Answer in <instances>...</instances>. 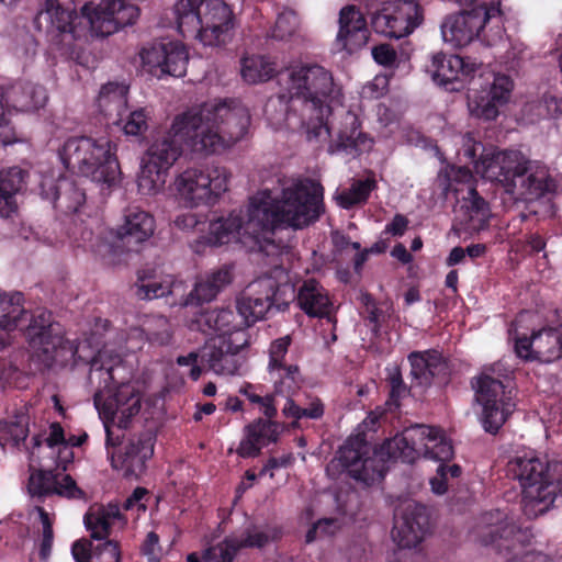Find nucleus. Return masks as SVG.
I'll return each mask as SVG.
<instances>
[{
    "label": "nucleus",
    "mask_w": 562,
    "mask_h": 562,
    "mask_svg": "<svg viewBox=\"0 0 562 562\" xmlns=\"http://www.w3.org/2000/svg\"><path fill=\"white\" fill-rule=\"evenodd\" d=\"M475 398L482 406V424L486 431L496 432L514 409L510 397L505 396V386L501 380L484 370L473 384Z\"/></svg>",
    "instance_id": "15"
},
{
    "label": "nucleus",
    "mask_w": 562,
    "mask_h": 562,
    "mask_svg": "<svg viewBox=\"0 0 562 562\" xmlns=\"http://www.w3.org/2000/svg\"><path fill=\"white\" fill-rule=\"evenodd\" d=\"M427 529L428 515L425 506L408 498L396 506L392 539L400 548L416 547L424 539Z\"/></svg>",
    "instance_id": "22"
},
{
    "label": "nucleus",
    "mask_w": 562,
    "mask_h": 562,
    "mask_svg": "<svg viewBox=\"0 0 562 562\" xmlns=\"http://www.w3.org/2000/svg\"><path fill=\"white\" fill-rule=\"evenodd\" d=\"M3 95L5 111L12 108L21 112L37 111L45 106L48 95L43 86L31 81L18 82L5 91H0Z\"/></svg>",
    "instance_id": "26"
},
{
    "label": "nucleus",
    "mask_w": 562,
    "mask_h": 562,
    "mask_svg": "<svg viewBox=\"0 0 562 562\" xmlns=\"http://www.w3.org/2000/svg\"><path fill=\"white\" fill-rule=\"evenodd\" d=\"M551 182L546 165L521 155L519 166L504 179V192L514 201L527 204L528 213L520 214L522 221L530 215L547 218L554 214V204L548 195Z\"/></svg>",
    "instance_id": "9"
},
{
    "label": "nucleus",
    "mask_w": 562,
    "mask_h": 562,
    "mask_svg": "<svg viewBox=\"0 0 562 562\" xmlns=\"http://www.w3.org/2000/svg\"><path fill=\"white\" fill-rule=\"evenodd\" d=\"M58 188L60 190L57 201L59 200L68 211L77 212L86 201L85 192L68 178L60 180Z\"/></svg>",
    "instance_id": "52"
},
{
    "label": "nucleus",
    "mask_w": 562,
    "mask_h": 562,
    "mask_svg": "<svg viewBox=\"0 0 562 562\" xmlns=\"http://www.w3.org/2000/svg\"><path fill=\"white\" fill-rule=\"evenodd\" d=\"M177 31L204 46L225 43L233 29V13L223 0H177L172 8Z\"/></svg>",
    "instance_id": "6"
},
{
    "label": "nucleus",
    "mask_w": 562,
    "mask_h": 562,
    "mask_svg": "<svg viewBox=\"0 0 562 562\" xmlns=\"http://www.w3.org/2000/svg\"><path fill=\"white\" fill-rule=\"evenodd\" d=\"M462 155L474 166V171L483 179L497 182L504 189V179L509 178L513 169L519 166L521 153L517 150H485L482 143L471 133L460 135Z\"/></svg>",
    "instance_id": "13"
},
{
    "label": "nucleus",
    "mask_w": 562,
    "mask_h": 562,
    "mask_svg": "<svg viewBox=\"0 0 562 562\" xmlns=\"http://www.w3.org/2000/svg\"><path fill=\"white\" fill-rule=\"evenodd\" d=\"M231 178L225 167L192 166L175 177L171 190L176 200L186 207L214 205L228 190Z\"/></svg>",
    "instance_id": "10"
},
{
    "label": "nucleus",
    "mask_w": 562,
    "mask_h": 562,
    "mask_svg": "<svg viewBox=\"0 0 562 562\" xmlns=\"http://www.w3.org/2000/svg\"><path fill=\"white\" fill-rule=\"evenodd\" d=\"M347 124L350 125V131H340L337 140L333 142L328 151L330 154L346 151L351 155L359 154L371 147L372 140L359 131L357 117L351 114L346 116Z\"/></svg>",
    "instance_id": "37"
},
{
    "label": "nucleus",
    "mask_w": 562,
    "mask_h": 562,
    "mask_svg": "<svg viewBox=\"0 0 562 562\" xmlns=\"http://www.w3.org/2000/svg\"><path fill=\"white\" fill-rule=\"evenodd\" d=\"M40 193L43 199L50 202H56L59 196V182L66 177H63L59 170L50 167H45L40 170Z\"/></svg>",
    "instance_id": "54"
},
{
    "label": "nucleus",
    "mask_w": 562,
    "mask_h": 562,
    "mask_svg": "<svg viewBox=\"0 0 562 562\" xmlns=\"http://www.w3.org/2000/svg\"><path fill=\"white\" fill-rule=\"evenodd\" d=\"M27 416L24 414L16 415L14 420L5 422L0 426V441L12 442L13 446H19L23 442L29 434Z\"/></svg>",
    "instance_id": "50"
},
{
    "label": "nucleus",
    "mask_w": 562,
    "mask_h": 562,
    "mask_svg": "<svg viewBox=\"0 0 562 562\" xmlns=\"http://www.w3.org/2000/svg\"><path fill=\"white\" fill-rule=\"evenodd\" d=\"M207 330L216 333V337H223L231 340L237 330H247V326L243 318L235 315L229 308L213 310L206 312L201 321Z\"/></svg>",
    "instance_id": "36"
},
{
    "label": "nucleus",
    "mask_w": 562,
    "mask_h": 562,
    "mask_svg": "<svg viewBox=\"0 0 562 562\" xmlns=\"http://www.w3.org/2000/svg\"><path fill=\"white\" fill-rule=\"evenodd\" d=\"M147 342L146 330H144V318L140 322V326H134L128 328L124 336V344L126 351H136L143 348Z\"/></svg>",
    "instance_id": "62"
},
{
    "label": "nucleus",
    "mask_w": 562,
    "mask_h": 562,
    "mask_svg": "<svg viewBox=\"0 0 562 562\" xmlns=\"http://www.w3.org/2000/svg\"><path fill=\"white\" fill-rule=\"evenodd\" d=\"M29 491L33 496L59 495L67 498H81L83 492L70 475H57L52 471H37L30 475Z\"/></svg>",
    "instance_id": "27"
},
{
    "label": "nucleus",
    "mask_w": 562,
    "mask_h": 562,
    "mask_svg": "<svg viewBox=\"0 0 562 562\" xmlns=\"http://www.w3.org/2000/svg\"><path fill=\"white\" fill-rule=\"evenodd\" d=\"M249 345L247 330H237L233 339L212 338L201 349V361L216 375L232 376L239 373L243 364L240 351Z\"/></svg>",
    "instance_id": "19"
},
{
    "label": "nucleus",
    "mask_w": 562,
    "mask_h": 562,
    "mask_svg": "<svg viewBox=\"0 0 562 562\" xmlns=\"http://www.w3.org/2000/svg\"><path fill=\"white\" fill-rule=\"evenodd\" d=\"M389 78L378 75L362 88V95L368 99H379L387 91Z\"/></svg>",
    "instance_id": "63"
},
{
    "label": "nucleus",
    "mask_w": 562,
    "mask_h": 562,
    "mask_svg": "<svg viewBox=\"0 0 562 562\" xmlns=\"http://www.w3.org/2000/svg\"><path fill=\"white\" fill-rule=\"evenodd\" d=\"M183 147L202 154L173 131V122L167 133L153 139L142 159L137 182L140 193L154 195L164 188L167 172L182 155Z\"/></svg>",
    "instance_id": "11"
},
{
    "label": "nucleus",
    "mask_w": 562,
    "mask_h": 562,
    "mask_svg": "<svg viewBox=\"0 0 562 562\" xmlns=\"http://www.w3.org/2000/svg\"><path fill=\"white\" fill-rule=\"evenodd\" d=\"M75 19H77V14L72 8L61 5L58 0H45L44 7L35 16V24L38 30L47 33L58 32L75 35Z\"/></svg>",
    "instance_id": "32"
},
{
    "label": "nucleus",
    "mask_w": 562,
    "mask_h": 562,
    "mask_svg": "<svg viewBox=\"0 0 562 562\" xmlns=\"http://www.w3.org/2000/svg\"><path fill=\"white\" fill-rule=\"evenodd\" d=\"M144 330L150 346L167 347L173 341V327L170 321L162 315L144 316Z\"/></svg>",
    "instance_id": "43"
},
{
    "label": "nucleus",
    "mask_w": 562,
    "mask_h": 562,
    "mask_svg": "<svg viewBox=\"0 0 562 562\" xmlns=\"http://www.w3.org/2000/svg\"><path fill=\"white\" fill-rule=\"evenodd\" d=\"M142 68L157 77H183L187 72L189 54L179 41H159L144 45L139 53Z\"/></svg>",
    "instance_id": "16"
},
{
    "label": "nucleus",
    "mask_w": 562,
    "mask_h": 562,
    "mask_svg": "<svg viewBox=\"0 0 562 562\" xmlns=\"http://www.w3.org/2000/svg\"><path fill=\"white\" fill-rule=\"evenodd\" d=\"M47 447L52 453L57 451L56 465L66 470V467L74 458L72 449L65 442L64 430L59 424L50 425L49 435L46 438Z\"/></svg>",
    "instance_id": "48"
},
{
    "label": "nucleus",
    "mask_w": 562,
    "mask_h": 562,
    "mask_svg": "<svg viewBox=\"0 0 562 562\" xmlns=\"http://www.w3.org/2000/svg\"><path fill=\"white\" fill-rule=\"evenodd\" d=\"M127 87L123 83L109 82L102 86L97 103L105 116L122 115L127 106Z\"/></svg>",
    "instance_id": "40"
},
{
    "label": "nucleus",
    "mask_w": 562,
    "mask_h": 562,
    "mask_svg": "<svg viewBox=\"0 0 562 562\" xmlns=\"http://www.w3.org/2000/svg\"><path fill=\"white\" fill-rule=\"evenodd\" d=\"M391 457L412 463L416 459H426L445 463L453 457L451 441L443 431L426 425H414L402 434L387 440L384 447Z\"/></svg>",
    "instance_id": "12"
},
{
    "label": "nucleus",
    "mask_w": 562,
    "mask_h": 562,
    "mask_svg": "<svg viewBox=\"0 0 562 562\" xmlns=\"http://www.w3.org/2000/svg\"><path fill=\"white\" fill-rule=\"evenodd\" d=\"M114 124L120 126L124 134L130 136H138L144 134L148 128V113L145 109H136L133 111H122V115H116Z\"/></svg>",
    "instance_id": "47"
},
{
    "label": "nucleus",
    "mask_w": 562,
    "mask_h": 562,
    "mask_svg": "<svg viewBox=\"0 0 562 562\" xmlns=\"http://www.w3.org/2000/svg\"><path fill=\"white\" fill-rule=\"evenodd\" d=\"M375 181L367 178L364 180H357L352 183L350 189L344 190L336 195L338 204L344 209H350L356 204L367 201L370 192L374 189Z\"/></svg>",
    "instance_id": "49"
},
{
    "label": "nucleus",
    "mask_w": 562,
    "mask_h": 562,
    "mask_svg": "<svg viewBox=\"0 0 562 562\" xmlns=\"http://www.w3.org/2000/svg\"><path fill=\"white\" fill-rule=\"evenodd\" d=\"M368 31L362 13L355 5H347L339 13L337 44L347 50H353L367 43Z\"/></svg>",
    "instance_id": "28"
},
{
    "label": "nucleus",
    "mask_w": 562,
    "mask_h": 562,
    "mask_svg": "<svg viewBox=\"0 0 562 562\" xmlns=\"http://www.w3.org/2000/svg\"><path fill=\"white\" fill-rule=\"evenodd\" d=\"M232 280V270L227 266L207 272L198 279L193 290L180 301V304L193 305L211 302Z\"/></svg>",
    "instance_id": "31"
},
{
    "label": "nucleus",
    "mask_w": 562,
    "mask_h": 562,
    "mask_svg": "<svg viewBox=\"0 0 562 562\" xmlns=\"http://www.w3.org/2000/svg\"><path fill=\"white\" fill-rule=\"evenodd\" d=\"M507 470L519 482L528 516L544 514L562 495V461L547 462L533 451H524L509 460Z\"/></svg>",
    "instance_id": "5"
},
{
    "label": "nucleus",
    "mask_w": 562,
    "mask_h": 562,
    "mask_svg": "<svg viewBox=\"0 0 562 562\" xmlns=\"http://www.w3.org/2000/svg\"><path fill=\"white\" fill-rule=\"evenodd\" d=\"M30 168L12 166L0 170V216L13 217L19 210L16 196L29 186Z\"/></svg>",
    "instance_id": "25"
},
{
    "label": "nucleus",
    "mask_w": 562,
    "mask_h": 562,
    "mask_svg": "<svg viewBox=\"0 0 562 562\" xmlns=\"http://www.w3.org/2000/svg\"><path fill=\"white\" fill-rule=\"evenodd\" d=\"M155 231V220L138 206L124 210L122 223L117 227V237L127 244H140L147 240Z\"/></svg>",
    "instance_id": "30"
},
{
    "label": "nucleus",
    "mask_w": 562,
    "mask_h": 562,
    "mask_svg": "<svg viewBox=\"0 0 562 562\" xmlns=\"http://www.w3.org/2000/svg\"><path fill=\"white\" fill-rule=\"evenodd\" d=\"M515 352L525 360L552 362L562 355L561 333L557 328H542L530 337H515Z\"/></svg>",
    "instance_id": "23"
},
{
    "label": "nucleus",
    "mask_w": 562,
    "mask_h": 562,
    "mask_svg": "<svg viewBox=\"0 0 562 562\" xmlns=\"http://www.w3.org/2000/svg\"><path fill=\"white\" fill-rule=\"evenodd\" d=\"M294 300L297 301L300 308L312 317H328L333 310L328 293L313 279L303 282Z\"/></svg>",
    "instance_id": "33"
},
{
    "label": "nucleus",
    "mask_w": 562,
    "mask_h": 562,
    "mask_svg": "<svg viewBox=\"0 0 562 562\" xmlns=\"http://www.w3.org/2000/svg\"><path fill=\"white\" fill-rule=\"evenodd\" d=\"M29 346L37 361L46 367L54 363L67 364L69 361L87 362L90 364L89 382L95 387L93 402L105 423H116L119 428H125L142 407V394L126 379L127 370L123 366L122 356L105 344L101 349L98 333L90 338L75 344L65 340L53 324L52 313L40 311L33 316L26 328Z\"/></svg>",
    "instance_id": "1"
},
{
    "label": "nucleus",
    "mask_w": 562,
    "mask_h": 562,
    "mask_svg": "<svg viewBox=\"0 0 562 562\" xmlns=\"http://www.w3.org/2000/svg\"><path fill=\"white\" fill-rule=\"evenodd\" d=\"M182 288V282L172 281L170 277L158 280L155 276L139 274L135 294L140 300H154L167 294L179 296Z\"/></svg>",
    "instance_id": "38"
},
{
    "label": "nucleus",
    "mask_w": 562,
    "mask_h": 562,
    "mask_svg": "<svg viewBox=\"0 0 562 562\" xmlns=\"http://www.w3.org/2000/svg\"><path fill=\"white\" fill-rule=\"evenodd\" d=\"M276 71L274 63L263 56L246 57L241 61L240 74L248 83L269 80Z\"/></svg>",
    "instance_id": "44"
},
{
    "label": "nucleus",
    "mask_w": 562,
    "mask_h": 562,
    "mask_svg": "<svg viewBox=\"0 0 562 562\" xmlns=\"http://www.w3.org/2000/svg\"><path fill=\"white\" fill-rule=\"evenodd\" d=\"M295 299V284L291 272L281 266L250 282L237 299V311L246 326L260 321L276 307L285 310Z\"/></svg>",
    "instance_id": "8"
},
{
    "label": "nucleus",
    "mask_w": 562,
    "mask_h": 562,
    "mask_svg": "<svg viewBox=\"0 0 562 562\" xmlns=\"http://www.w3.org/2000/svg\"><path fill=\"white\" fill-rule=\"evenodd\" d=\"M26 310L23 306V294L14 292L10 297L0 296V349L8 344L9 333L18 328Z\"/></svg>",
    "instance_id": "34"
},
{
    "label": "nucleus",
    "mask_w": 562,
    "mask_h": 562,
    "mask_svg": "<svg viewBox=\"0 0 562 562\" xmlns=\"http://www.w3.org/2000/svg\"><path fill=\"white\" fill-rule=\"evenodd\" d=\"M81 239L83 247H88L101 256H106L112 251V246L100 237H94L91 231H85L81 235Z\"/></svg>",
    "instance_id": "64"
},
{
    "label": "nucleus",
    "mask_w": 562,
    "mask_h": 562,
    "mask_svg": "<svg viewBox=\"0 0 562 562\" xmlns=\"http://www.w3.org/2000/svg\"><path fill=\"white\" fill-rule=\"evenodd\" d=\"M239 542L236 537H227L218 544L207 548L202 558L204 561L233 562L237 552L243 549Z\"/></svg>",
    "instance_id": "51"
},
{
    "label": "nucleus",
    "mask_w": 562,
    "mask_h": 562,
    "mask_svg": "<svg viewBox=\"0 0 562 562\" xmlns=\"http://www.w3.org/2000/svg\"><path fill=\"white\" fill-rule=\"evenodd\" d=\"M482 64L459 55L438 54L431 60L434 81L448 90H459L460 81L471 78Z\"/></svg>",
    "instance_id": "24"
},
{
    "label": "nucleus",
    "mask_w": 562,
    "mask_h": 562,
    "mask_svg": "<svg viewBox=\"0 0 562 562\" xmlns=\"http://www.w3.org/2000/svg\"><path fill=\"white\" fill-rule=\"evenodd\" d=\"M472 539L483 547L492 548L502 553L516 549L522 538V532L508 520L501 510L483 514L471 530Z\"/></svg>",
    "instance_id": "20"
},
{
    "label": "nucleus",
    "mask_w": 562,
    "mask_h": 562,
    "mask_svg": "<svg viewBox=\"0 0 562 562\" xmlns=\"http://www.w3.org/2000/svg\"><path fill=\"white\" fill-rule=\"evenodd\" d=\"M81 13L93 35L109 36L134 24L139 16V9L125 0H102L97 5L85 4Z\"/></svg>",
    "instance_id": "17"
},
{
    "label": "nucleus",
    "mask_w": 562,
    "mask_h": 562,
    "mask_svg": "<svg viewBox=\"0 0 562 562\" xmlns=\"http://www.w3.org/2000/svg\"><path fill=\"white\" fill-rule=\"evenodd\" d=\"M282 415L292 418L293 426L302 418L321 419L324 416L325 407L318 397H312L305 407L299 406L293 398H288L281 409Z\"/></svg>",
    "instance_id": "46"
},
{
    "label": "nucleus",
    "mask_w": 562,
    "mask_h": 562,
    "mask_svg": "<svg viewBox=\"0 0 562 562\" xmlns=\"http://www.w3.org/2000/svg\"><path fill=\"white\" fill-rule=\"evenodd\" d=\"M279 536L280 531L274 527H254L245 531L244 537L239 539V546L243 548H262L270 541L278 539Z\"/></svg>",
    "instance_id": "55"
},
{
    "label": "nucleus",
    "mask_w": 562,
    "mask_h": 562,
    "mask_svg": "<svg viewBox=\"0 0 562 562\" xmlns=\"http://www.w3.org/2000/svg\"><path fill=\"white\" fill-rule=\"evenodd\" d=\"M41 522L43 525V539L40 549V555L43 560H47L52 552L53 546V527L48 514L42 508H36Z\"/></svg>",
    "instance_id": "59"
},
{
    "label": "nucleus",
    "mask_w": 562,
    "mask_h": 562,
    "mask_svg": "<svg viewBox=\"0 0 562 562\" xmlns=\"http://www.w3.org/2000/svg\"><path fill=\"white\" fill-rule=\"evenodd\" d=\"M323 187L311 179H284L273 190H260L245 211H233L209 224L205 243L221 246L240 243L258 247L267 256H289V247L271 238L278 225L302 229L323 212Z\"/></svg>",
    "instance_id": "2"
},
{
    "label": "nucleus",
    "mask_w": 562,
    "mask_h": 562,
    "mask_svg": "<svg viewBox=\"0 0 562 562\" xmlns=\"http://www.w3.org/2000/svg\"><path fill=\"white\" fill-rule=\"evenodd\" d=\"M8 115L9 111H5L3 104V95L0 94V143L3 146L20 142V139L16 137L14 128L10 124Z\"/></svg>",
    "instance_id": "60"
},
{
    "label": "nucleus",
    "mask_w": 562,
    "mask_h": 562,
    "mask_svg": "<svg viewBox=\"0 0 562 562\" xmlns=\"http://www.w3.org/2000/svg\"><path fill=\"white\" fill-rule=\"evenodd\" d=\"M269 373L273 381L276 394L284 396L286 400L292 398L303 382L299 367L294 364L279 367L269 371Z\"/></svg>",
    "instance_id": "42"
},
{
    "label": "nucleus",
    "mask_w": 562,
    "mask_h": 562,
    "mask_svg": "<svg viewBox=\"0 0 562 562\" xmlns=\"http://www.w3.org/2000/svg\"><path fill=\"white\" fill-rule=\"evenodd\" d=\"M65 167L91 181L108 187L120 177L116 145L108 136H81L67 139L59 150Z\"/></svg>",
    "instance_id": "7"
},
{
    "label": "nucleus",
    "mask_w": 562,
    "mask_h": 562,
    "mask_svg": "<svg viewBox=\"0 0 562 562\" xmlns=\"http://www.w3.org/2000/svg\"><path fill=\"white\" fill-rule=\"evenodd\" d=\"M514 90L513 79L504 74H493L481 89H471L468 93V110L476 119L494 121L499 109L506 105Z\"/></svg>",
    "instance_id": "21"
},
{
    "label": "nucleus",
    "mask_w": 562,
    "mask_h": 562,
    "mask_svg": "<svg viewBox=\"0 0 562 562\" xmlns=\"http://www.w3.org/2000/svg\"><path fill=\"white\" fill-rule=\"evenodd\" d=\"M382 447L381 452H374L373 456H364L361 460L359 468L353 469V479L357 481H361L366 484H373L375 482L381 481L385 474V465L382 459V453L385 451L387 454V450ZM392 458L391 456H389Z\"/></svg>",
    "instance_id": "45"
},
{
    "label": "nucleus",
    "mask_w": 562,
    "mask_h": 562,
    "mask_svg": "<svg viewBox=\"0 0 562 562\" xmlns=\"http://www.w3.org/2000/svg\"><path fill=\"white\" fill-rule=\"evenodd\" d=\"M368 453H370V446L363 438L359 436L349 438L339 449L331 464H339L353 477V469L359 468L362 458Z\"/></svg>",
    "instance_id": "41"
},
{
    "label": "nucleus",
    "mask_w": 562,
    "mask_h": 562,
    "mask_svg": "<svg viewBox=\"0 0 562 562\" xmlns=\"http://www.w3.org/2000/svg\"><path fill=\"white\" fill-rule=\"evenodd\" d=\"M464 206L469 212L470 220L483 221L488 215L485 200L477 194L474 188L469 189L468 196L464 199Z\"/></svg>",
    "instance_id": "57"
},
{
    "label": "nucleus",
    "mask_w": 562,
    "mask_h": 562,
    "mask_svg": "<svg viewBox=\"0 0 562 562\" xmlns=\"http://www.w3.org/2000/svg\"><path fill=\"white\" fill-rule=\"evenodd\" d=\"M300 26L297 14L290 9H285L278 14L274 27L270 36L274 40L283 41L294 35Z\"/></svg>",
    "instance_id": "53"
},
{
    "label": "nucleus",
    "mask_w": 562,
    "mask_h": 562,
    "mask_svg": "<svg viewBox=\"0 0 562 562\" xmlns=\"http://www.w3.org/2000/svg\"><path fill=\"white\" fill-rule=\"evenodd\" d=\"M92 562H120L119 546L114 541H105L93 549Z\"/></svg>",
    "instance_id": "61"
},
{
    "label": "nucleus",
    "mask_w": 562,
    "mask_h": 562,
    "mask_svg": "<svg viewBox=\"0 0 562 562\" xmlns=\"http://www.w3.org/2000/svg\"><path fill=\"white\" fill-rule=\"evenodd\" d=\"M250 126L248 109L235 100H214L173 117V131L196 151L212 154L241 140Z\"/></svg>",
    "instance_id": "4"
},
{
    "label": "nucleus",
    "mask_w": 562,
    "mask_h": 562,
    "mask_svg": "<svg viewBox=\"0 0 562 562\" xmlns=\"http://www.w3.org/2000/svg\"><path fill=\"white\" fill-rule=\"evenodd\" d=\"M461 473V468L457 464L446 465L440 463L437 473L430 479L431 491L437 495H442L448 490V476L458 477Z\"/></svg>",
    "instance_id": "56"
},
{
    "label": "nucleus",
    "mask_w": 562,
    "mask_h": 562,
    "mask_svg": "<svg viewBox=\"0 0 562 562\" xmlns=\"http://www.w3.org/2000/svg\"><path fill=\"white\" fill-rule=\"evenodd\" d=\"M281 431V425L272 420L258 419L245 428L237 453L243 458L256 457L260 450L276 442Z\"/></svg>",
    "instance_id": "29"
},
{
    "label": "nucleus",
    "mask_w": 562,
    "mask_h": 562,
    "mask_svg": "<svg viewBox=\"0 0 562 562\" xmlns=\"http://www.w3.org/2000/svg\"><path fill=\"white\" fill-rule=\"evenodd\" d=\"M105 448L108 458L114 469L124 476H138L145 470L146 461L154 453V437L150 432L132 436L119 453L114 448L120 445L121 436L105 423Z\"/></svg>",
    "instance_id": "14"
},
{
    "label": "nucleus",
    "mask_w": 562,
    "mask_h": 562,
    "mask_svg": "<svg viewBox=\"0 0 562 562\" xmlns=\"http://www.w3.org/2000/svg\"><path fill=\"white\" fill-rule=\"evenodd\" d=\"M278 82V97L266 105L269 122L276 128H302L308 142H327L330 136L327 119L342 99L331 71L318 64L300 63L280 71Z\"/></svg>",
    "instance_id": "3"
},
{
    "label": "nucleus",
    "mask_w": 562,
    "mask_h": 562,
    "mask_svg": "<svg viewBox=\"0 0 562 562\" xmlns=\"http://www.w3.org/2000/svg\"><path fill=\"white\" fill-rule=\"evenodd\" d=\"M290 337L284 336L277 340H274L269 349L270 361H269V371L278 369L279 367H285L284 358L286 356L289 346H290Z\"/></svg>",
    "instance_id": "58"
},
{
    "label": "nucleus",
    "mask_w": 562,
    "mask_h": 562,
    "mask_svg": "<svg viewBox=\"0 0 562 562\" xmlns=\"http://www.w3.org/2000/svg\"><path fill=\"white\" fill-rule=\"evenodd\" d=\"M120 509L115 505L106 507L90 508L85 515L83 521L86 528L91 532V537L97 540L105 539L110 535V529L116 519H120Z\"/></svg>",
    "instance_id": "39"
},
{
    "label": "nucleus",
    "mask_w": 562,
    "mask_h": 562,
    "mask_svg": "<svg viewBox=\"0 0 562 562\" xmlns=\"http://www.w3.org/2000/svg\"><path fill=\"white\" fill-rule=\"evenodd\" d=\"M411 375L417 385H428L431 378L446 369L441 355L436 350L412 352L408 357Z\"/></svg>",
    "instance_id": "35"
},
{
    "label": "nucleus",
    "mask_w": 562,
    "mask_h": 562,
    "mask_svg": "<svg viewBox=\"0 0 562 562\" xmlns=\"http://www.w3.org/2000/svg\"><path fill=\"white\" fill-rule=\"evenodd\" d=\"M422 21L420 8L413 0L384 2L382 8L373 12L371 16L374 31L391 38L409 35Z\"/></svg>",
    "instance_id": "18"
}]
</instances>
